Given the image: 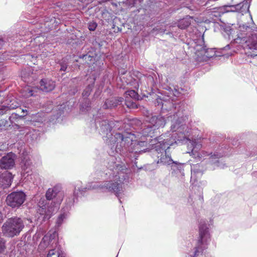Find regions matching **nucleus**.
Instances as JSON below:
<instances>
[{
  "label": "nucleus",
  "mask_w": 257,
  "mask_h": 257,
  "mask_svg": "<svg viewBox=\"0 0 257 257\" xmlns=\"http://www.w3.org/2000/svg\"><path fill=\"white\" fill-rule=\"evenodd\" d=\"M3 220V216L1 212L0 211V223L2 222Z\"/></svg>",
  "instance_id": "nucleus-48"
},
{
  "label": "nucleus",
  "mask_w": 257,
  "mask_h": 257,
  "mask_svg": "<svg viewBox=\"0 0 257 257\" xmlns=\"http://www.w3.org/2000/svg\"><path fill=\"white\" fill-rule=\"evenodd\" d=\"M170 145L167 141H163V143H159L151 150L153 154L157 155L158 159L157 163L162 165H170L173 162L171 157L167 155L166 151L169 149Z\"/></svg>",
  "instance_id": "nucleus-4"
},
{
  "label": "nucleus",
  "mask_w": 257,
  "mask_h": 257,
  "mask_svg": "<svg viewBox=\"0 0 257 257\" xmlns=\"http://www.w3.org/2000/svg\"><path fill=\"white\" fill-rule=\"evenodd\" d=\"M195 49L197 53L206 58H211L215 56V52L214 49L206 48V46L197 45Z\"/></svg>",
  "instance_id": "nucleus-16"
},
{
  "label": "nucleus",
  "mask_w": 257,
  "mask_h": 257,
  "mask_svg": "<svg viewBox=\"0 0 257 257\" xmlns=\"http://www.w3.org/2000/svg\"><path fill=\"white\" fill-rule=\"evenodd\" d=\"M190 21V18H184L179 22L177 27L181 29H185L191 24Z\"/></svg>",
  "instance_id": "nucleus-22"
},
{
  "label": "nucleus",
  "mask_w": 257,
  "mask_h": 257,
  "mask_svg": "<svg viewBox=\"0 0 257 257\" xmlns=\"http://www.w3.org/2000/svg\"><path fill=\"white\" fill-rule=\"evenodd\" d=\"M59 64L61 66L60 71H65L68 67L67 62L65 60H62L61 62H59Z\"/></svg>",
  "instance_id": "nucleus-30"
},
{
  "label": "nucleus",
  "mask_w": 257,
  "mask_h": 257,
  "mask_svg": "<svg viewBox=\"0 0 257 257\" xmlns=\"http://www.w3.org/2000/svg\"><path fill=\"white\" fill-rule=\"evenodd\" d=\"M151 130H152V127L148 126L147 127L144 128L143 133L145 134L146 133H148L147 135L150 136L151 138H153V136H152V134H153L154 133L152 132Z\"/></svg>",
  "instance_id": "nucleus-33"
},
{
  "label": "nucleus",
  "mask_w": 257,
  "mask_h": 257,
  "mask_svg": "<svg viewBox=\"0 0 257 257\" xmlns=\"http://www.w3.org/2000/svg\"><path fill=\"white\" fill-rule=\"evenodd\" d=\"M175 107V108H177V105L171 102L165 101L162 103V109H166L167 110H171V107Z\"/></svg>",
  "instance_id": "nucleus-27"
},
{
  "label": "nucleus",
  "mask_w": 257,
  "mask_h": 257,
  "mask_svg": "<svg viewBox=\"0 0 257 257\" xmlns=\"http://www.w3.org/2000/svg\"><path fill=\"white\" fill-rule=\"evenodd\" d=\"M175 27H176L175 26H169L170 28H172V29H173L174 28H175Z\"/></svg>",
  "instance_id": "nucleus-54"
},
{
  "label": "nucleus",
  "mask_w": 257,
  "mask_h": 257,
  "mask_svg": "<svg viewBox=\"0 0 257 257\" xmlns=\"http://www.w3.org/2000/svg\"><path fill=\"white\" fill-rule=\"evenodd\" d=\"M125 98L128 97L130 99L131 98H133L135 100H139V95L138 93L134 90H129L125 92Z\"/></svg>",
  "instance_id": "nucleus-24"
},
{
  "label": "nucleus",
  "mask_w": 257,
  "mask_h": 257,
  "mask_svg": "<svg viewBox=\"0 0 257 257\" xmlns=\"http://www.w3.org/2000/svg\"><path fill=\"white\" fill-rule=\"evenodd\" d=\"M97 26V24L96 22H95L94 21H92V22H90L88 23V28L90 31H93L96 29Z\"/></svg>",
  "instance_id": "nucleus-31"
},
{
  "label": "nucleus",
  "mask_w": 257,
  "mask_h": 257,
  "mask_svg": "<svg viewBox=\"0 0 257 257\" xmlns=\"http://www.w3.org/2000/svg\"><path fill=\"white\" fill-rule=\"evenodd\" d=\"M210 4L208 9L206 8L208 13H209V17L214 22L217 20H220V18L221 15L225 13V8L223 7H213L211 8Z\"/></svg>",
  "instance_id": "nucleus-11"
},
{
  "label": "nucleus",
  "mask_w": 257,
  "mask_h": 257,
  "mask_svg": "<svg viewBox=\"0 0 257 257\" xmlns=\"http://www.w3.org/2000/svg\"><path fill=\"white\" fill-rule=\"evenodd\" d=\"M5 67L3 63L0 62V74L4 71Z\"/></svg>",
  "instance_id": "nucleus-42"
},
{
  "label": "nucleus",
  "mask_w": 257,
  "mask_h": 257,
  "mask_svg": "<svg viewBox=\"0 0 257 257\" xmlns=\"http://www.w3.org/2000/svg\"><path fill=\"white\" fill-rule=\"evenodd\" d=\"M184 164L179 163L177 162L173 161L172 163L171 168L174 171H179L180 173L183 174L182 171L184 170Z\"/></svg>",
  "instance_id": "nucleus-23"
},
{
  "label": "nucleus",
  "mask_w": 257,
  "mask_h": 257,
  "mask_svg": "<svg viewBox=\"0 0 257 257\" xmlns=\"http://www.w3.org/2000/svg\"><path fill=\"white\" fill-rule=\"evenodd\" d=\"M224 8H225V13L227 12H237V10L235 7V5H230V6H223Z\"/></svg>",
  "instance_id": "nucleus-29"
},
{
  "label": "nucleus",
  "mask_w": 257,
  "mask_h": 257,
  "mask_svg": "<svg viewBox=\"0 0 257 257\" xmlns=\"http://www.w3.org/2000/svg\"><path fill=\"white\" fill-rule=\"evenodd\" d=\"M82 109L88 110L91 108V101L88 98H83V101L81 104Z\"/></svg>",
  "instance_id": "nucleus-26"
},
{
  "label": "nucleus",
  "mask_w": 257,
  "mask_h": 257,
  "mask_svg": "<svg viewBox=\"0 0 257 257\" xmlns=\"http://www.w3.org/2000/svg\"><path fill=\"white\" fill-rule=\"evenodd\" d=\"M28 93L26 94V97H30L34 95L33 90L32 89L27 88Z\"/></svg>",
  "instance_id": "nucleus-39"
},
{
  "label": "nucleus",
  "mask_w": 257,
  "mask_h": 257,
  "mask_svg": "<svg viewBox=\"0 0 257 257\" xmlns=\"http://www.w3.org/2000/svg\"><path fill=\"white\" fill-rule=\"evenodd\" d=\"M24 81L28 83H32L37 78V75L34 73L32 68L28 67L23 70L21 73Z\"/></svg>",
  "instance_id": "nucleus-12"
},
{
  "label": "nucleus",
  "mask_w": 257,
  "mask_h": 257,
  "mask_svg": "<svg viewBox=\"0 0 257 257\" xmlns=\"http://www.w3.org/2000/svg\"><path fill=\"white\" fill-rule=\"evenodd\" d=\"M143 113H144V115H145L148 118V120L151 117V116H152V114L150 113V112L148 110H144Z\"/></svg>",
  "instance_id": "nucleus-40"
},
{
  "label": "nucleus",
  "mask_w": 257,
  "mask_h": 257,
  "mask_svg": "<svg viewBox=\"0 0 257 257\" xmlns=\"http://www.w3.org/2000/svg\"><path fill=\"white\" fill-rule=\"evenodd\" d=\"M22 111L24 112H25V110L23 109Z\"/></svg>",
  "instance_id": "nucleus-55"
},
{
  "label": "nucleus",
  "mask_w": 257,
  "mask_h": 257,
  "mask_svg": "<svg viewBox=\"0 0 257 257\" xmlns=\"http://www.w3.org/2000/svg\"><path fill=\"white\" fill-rule=\"evenodd\" d=\"M26 197L25 193L22 191H14L7 195L6 202L12 209H18L25 202Z\"/></svg>",
  "instance_id": "nucleus-6"
},
{
  "label": "nucleus",
  "mask_w": 257,
  "mask_h": 257,
  "mask_svg": "<svg viewBox=\"0 0 257 257\" xmlns=\"http://www.w3.org/2000/svg\"><path fill=\"white\" fill-rule=\"evenodd\" d=\"M180 118H178V120H177V121H179V123L176 122V124L174 125L173 127H172V130L173 131H178V130L179 129V127L181 126H183V124H182L181 125H180V124L181 123V121L179 120ZM179 131H178L179 132Z\"/></svg>",
  "instance_id": "nucleus-36"
},
{
  "label": "nucleus",
  "mask_w": 257,
  "mask_h": 257,
  "mask_svg": "<svg viewBox=\"0 0 257 257\" xmlns=\"http://www.w3.org/2000/svg\"><path fill=\"white\" fill-rule=\"evenodd\" d=\"M230 30V29L229 28H226V29L225 30V31L226 32L229 31Z\"/></svg>",
  "instance_id": "nucleus-52"
},
{
  "label": "nucleus",
  "mask_w": 257,
  "mask_h": 257,
  "mask_svg": "<svg viewBox=\"0 0 257 257\" xmlns=\"http://www.w3.org/2000/svg\"><path fill=\"white\" fill-rule=\"evenodd\" d=\"M125 104L129 108L136 109L138 108V104L128 97L125 98Z\"/></svg>",
  "instance_id": "nucleus-25"
},
{
  "label": "nucleus",
  "mask_w": 257,
  "mask_h": 257,
  "mask_svg": "<svg viewBox=\"0 0 257 257\" xmlns=\"http://www.w3.org/2000/svg\"><path fill=\"white\" fill-rule=\"evenodd\" d=\"M87 57H90V56H88L87 55L83 56V58H85V59Z\"/></svg>",
  "instance_id": "nucleus-51"
},
{
  "label": "nucleus",
  "mask_w": 257,
  "mask_h": 257,
  "mask_svg": "<svg viewBox=\"0 0 257 257\" xmlns=\"http://www.w3.org/2000/svg\"><path fill=\"white\" fill-rule=\"evenodd\" d=\"M64 196L62 187L59 184L55 185L53 188L48 189L46 193L47 201L44 204L39 202L40 205H42L38 209L40 214L38 219L41 220V222L48 221L58 210Z\"/></svg>",
  "instance_id": "nucleus-1"
},
{
  "label": "nucleus",
  "mask_w": 257,
  "mask_h": 257,
  "mask_svg": "<svg viewBox=\"0 0 257 257\" xmlns=\"http://www.w3.org/2000/svg\"><path fill=\"white\" fill-rule=\"evenodd\" d=\"M160 138V137H159V138H156V140L157 141H158V143L156 144L155 146H156L157 144H159L160 143H161L162 142H161V141H160V140H161ZM163 141L162 142V143H163Z\"/></svg>",
  "instance_id": "nucleus-46"
},
{
  "label": "nucleus",
  "mask_w": 257,
  "mask_h": 257,
  "mask_svg": "<svg viewBox=\"0 0 257 257\" xmlns=\"http://www.w3.org/2000/svg\"><path fill=\"white\" fill-rule=\"evenodd\" d=\"M40 89L45 92H49L53 90L55 87V82L48 79H42L40 82Z\"/></svg>",
  "instance_id": "nucleus-17"
},
{
  "label": "nucleus",
  "mask_w": 257,
  "mask_h": 257,
  "mask_svg": "<svg viewBox=\"0 0 257 257\" xmlns=\"http://www.w3.org/2000/svg\"><path fill=\"white\" fill-rule=\"evenodd\" d=\"M47 257H59V256L56 254V251L54 249H51L49 251Z\"/></svg>",
  "instance_id": "nucleus-37"
},
{
  "label": "nucleus",
  "mask_w": 257,
  "mask_h": 257,
  "mask_svg": "<svg viewBox=\"0 0 257 257\" xmlns=\"http://www.w3.org/2000/svg\"><path fill=\"white\" fill-rule=\"evenodd\" d=\"M138 0H126L124 3L128 6L133 7L135 6Z\"/></svg>",
  "instance_id": "nucleus-35"
},
{
  "label": "nucleus",
  "mask_w": 257,
  "mask_h": 257,
  "mask_svg": "<svg viewBox=\"0 0 257 257\" xmlns=\"http://www.w3.org/2000/svg\"><path fill=\"white\" fill-rule=\"evenodd\" d=\"M199 239L198 241V245L195 247V255L200 249V245L204 242L207 241L210 238V234L208 232V228L207 227L206 222L204 220H201L199 223Z\"/></svg>",
  "instance_id": "nucleus-7"
},
{
  "label": "nucleus",
  "mask_w": 257,
  "mask_h": 257,
  "mask_svg": "<svg viewBox=\"0 0 257 257\" xmlns=\"http://www.w3.org/2000/svg\"><path fill=\"white\" fill-rule=\"evenodd\" d=\"M2 122L0 123V126H5L8 124V121L6 120H1Z\"/></svg>",
  "instance_id": "nucleus-41"
},
{
  "label": "nucleus",
  "mask_w": 257,
  "mask_h": 257,
  "mask_svg": "<svg viewBox=\"0 0 257 257\" xmlns=\"http://www.w3.org/2000/svg\"><path fill=\"white\" fill-rule=\"evenodd\" d=\"M95 124L97 128L99 127V131L102 135H108L113 128L119 130L122 124L121 121H113L106 119L96 118Z\"/></svg>",
  "instance_id": "nucleus-5"
},
{
  "label": "nucleus",
  "mask_w": 257,
  "mask_h": 257,
  "mask_svg": "<svg viewBox=\"0 0 257 257\" xmlns=\"http://www.w3.org/2000/svg\"><path fill=\"white\" fill-rule=\"evenodd\" d=\"M138 122H139V123H141V121H138Z\"/></svg>",
  "instance_id": "nucleus-57"
},
{
  "label": "nucleus",
  "mask_w": 257,
  "mask_h": 257,
  "mask_svg": "<svg viewBox=\"0 0 257 257\" xmlns=\"http://www.w3.org/2000/svg\"><path fill=\"white\" fill-rule=\"evenodd\" d=\"M249 5L246 0L243 1L242 2L235 5V7L237 10V12L238 13H245L248 11Z\"/></svg>",
  "instance_id": "nucleus-20"
},
{
  "label": "nucleus",
  "mask_w": 257,
  "mask_h": 257,
  "mask_svg": "<svg viewBox=\"0 0 257 257\" xmlns=\"http://www.w3.org/2000/svg\"><path fill=\"white\" fill-rule=\"evenodd\" d=\"M13 178L12 174L10 172L2 173L0 177V186L3 189L9 188L11 185Z\"/></svg>",
  "instance_id": "nucleus-14"
},
{
  "label": "nucleus",
  "mask_w": 257,
  "mask_h": 257,
  "mask_svg": "<svg viewBox=\"0 0 257 257\" xmlns=\"http://www.w3.org/2000/svg\"><path fill=\"white\" fill-rule=\"evenodd\" d=\"M6 240L1 236L0 237V253H3L5 251L6 248Z\"/></svg>",
  "instance_id": "nucleus-28"
},
{
  "label": "nucleus",
  "mask_w": 257,
  "mask_h": 257,
  "mask_svg": "<svg viewBox=\"0 0 257 257\" xmlns=\"http://www.w3.org/2000/svg\"><path fill=\"white\" fill-rule=\"evenodd\" d=\"M4 44V41L3 39H0V49L2 48Z\"/></svg>",
  "instance_id": "nucleus-43"
},
{
  "label": "nucleus",
  "mask_w": 257,
  "mask_h": 257,
  "mask_svg": "<svg viewBox=\"0 0 257 257\" xmlns=\"http://www.w3.org/2000/svg\"><path fill=\"white\" fill-rule=\"evenodd\" d=\"M210 158L211 159H219L222 156V155L221 154H220L218 152H214L213 154L211 153L210 154Z\"/></svg>",
  "instance_id": "nucleus-34"
},
{
  "label": "nucleus",
  "mask_w": 257,
  "mask_h": 257,
  "mask_svg": "<svg viewBox=\"0 0 257 257\" xmlns=\"http://www.w3.org/2000/svg\"><path fill=\"white\" fill-rule=\"evenodd\" d=\"M201 43H204L203 40L201 41Z\"/></svg>",
  "instance_id": "nucleus-56"
},
{
  "label": "nucleus",
  "mask_w": 257,
  "mask_h": 257,
  "mask_svg": "<svg viewBox=\"0 0 257 257\" xmlns=\"http://www.w3.org/2000/svg\"><path fill=\"white\" fill-rule=\"evenodd\" d=\"M193 171L194 173H200L201 174H202V171H199L198 169H196L195 168L194 169Z\"/></svg>",
  "instance_id": "nucleus-45"
},
{
  "label": "nucleus",
  "mask_w": 257,
  "mask_h": 257,
  "mask_svg": "<svg viewBox=\"0 0 257 257\" xmlns=\"http://www.w3.org/2000/svg\"><path fill=\"white\" fill-rule=\"evenodd\" d=\"M123 166L119 165L116 166V168L112 171L113 180L105 181L98 185V188L102 191L107 190L114 193L118 197L123 192L122 185L127 177L126 174L123 171Z\"/></svg>",
  "instance_id": "nucleus-2"
},
{
  "label": "nucleus",
  "mask_w": 257,
  "mask_h": 257,
  "mask_svg": "<svg viewBox=\"0 0 257 257\" xmlns=\"http://www.w3.org/2000/svg\"><path fill=\"white\" fill-rule=\"evenodd\" d=\"M133 135L131 133L124 132L123 133H116L114 135L115 139L118 143H120V148L126 149L132 143L133 141Z\"/></svg>",
  "instance_id": "nucleus-9"
},
{
  "label": "nucleus",
  "mask_w": 257,
  "mask_h": 257,
  "mask_svg": "<svg viewBox=\"0 0 257 257\" xmlns=\"http://www.w3.org/2000/svg\"><path fill=\"white\" fill-rule=\"evenodd\" d=\"M7 105H5L6 107L5 109H8L9 111L12 109H14L20 106V103L18 101V99L15 97L9 98L7 100Z\"/></svg>",
  "instance_id": "nucleus-19"
},
{
  "label": "nucleus",
  "mask_w": 257,
  "mask_h": 257,
  "mask_svg": "<svg viewBox=\"0 0 257 257\" xmlns=\"http://www.w3.org/2000/svg\"><path fill=\"white\" fill-rule=\"evenodd\" d=\"M116 150L117 152L118 151V150H119V151H121V148L119 147H118V145H117L116 147Z\"/></svg>",
  "instance_id": "nucleus-49"
},
{
  "label": "nucleus",
  "mask_w": 257,
  "mask_h": 257,
  "mask_svg": "<svg viewBox=\"0 0 257 257\" xmlns=\"http://www.w3.org/2000/svg\"><path fill=\"white\" fill-rule=\"evenodd\" d=\"M4 107H6V106L5 105L0 106V115H2L5 113H7L9 111L8 109H5Z\"/></svg>",
  "instance_id": "nucleus-38"
},
{
  "label": "nucleus",
  "mask_w": 257,
  "mask_h": 257,
  "mask_svg": "<svg viewBox=\"0 0 257 257\" xmlns=\"http://www.w3.org/2000/svg\"><path fill=\"white\" fill-rule=\"evenodd\" d=\"M175 115H176V116H179L180 115V112L178 111L177 112H175V114L174 115V117H175Z\"/></svg>",
  "instance_id": "nucleus-47"
},
{
  "label": "nucleus",
  "mask_w": 257,
  "mask_h": 257,
  "mask_svg": "<svg viewBox=\"0 0 257 257\" xmlns=\"http://www.w3.org/2000/svg\"><path fill=\"white\" fill-rule=\"evenodd\" d=\"M2 156V154L0 153V156Z\"/></svg>",
  "instance_id": "nucleus-58"
},
{
  "label": "nucleus",
  "mask_w": 257,
  "mask_h": 257,
  "mask_svg": "<svg viewBox=\"0 0 257 257\" xmlns=\"http://www.w3.org/2000/svg\"><path fill=\"white\" fill-rule=\"evenodd\" d=\"M23 173L28 176L32 172V162L28 157H24L21 162Z\"/></svg>",
  "instance_id": "nucleus-18"
},
{
  "label": "nucleus",
  "mask_w": 257,
  "mask_h": 257,
  "mask_svg": "<svg viewBox=\"0 0 257 257\" xmlns=\"http://www.w3.org/2000/svg\"><path fill=\"white\" fill-rule=\"evenodd\" d=\"M24 228V220L15 216L6 220L2 226V231L6 237L12 238L19 235Z\"/></svg>",
  "instance_id": "nucleus-3"
},
{
  "label": "nucleus",
  "mask_w": 257,
  "mask_h": 257,
  "mask_svg": "<svg viewBox=\"0 0 257 257\" xmlns=\"http://www.w3.org/2000/svg\"><path fill=\"white\" fill-rule=\"evenodd\" d=\"M148 121L155 128H159L163 127L165 125L167 120L165 117L159 114L151 116Z\"/></svg>",
  "instance_id": "nucleus-13"
},
{
  "label": "nucleus",
  "mask_w": 257,
  "mask_h": 257,
  "mask_svg": "<svg viewBox=\"0 0 257 257\" xmlns=\"http://www.w3.org/2000/svg\"><path fill=\"white\" fill-rule=\"evenodd\" d=\"M238 144L237 140L234 139L232 142V144L233 146H235Z\"/></svg>",
  "instance_id": "nucleus-44"
},
{
  "label": "nucleus",
  "mask_w": 257,
  "mask_h": 257,
  "mask_svg": "<svg viewBox=\"0 0 257 257\" xmlns=\"http://www.w3.org/2000/svg\"><path fill=\"white\" fill-rule=\"evenodd\" d=\"M94 85V80L91 83L88 84L86 88L83 90L82 93V96L83 98H87L90 95Z\"/></svg>",
  "instance_id": "nucleus-21"
},
{
  "label": "nucleus",
  "mask_w": 257,
  "mask_h": 257,
  "mask_svg": "<svg viewBox=\"0 0 257 257\" xmlns=\"http://www.w3.org/2000/svg\"><path fill=\"white\" fill-rule=\"evenodd\" d=\"M16 156L11 152L8 153L0 159V168L1 169H11L15 166Z\"/></svg>",
  "instance_id": "nucleus-10"
},
{
  "label": "nucleus",
  "mask_w": 257,
  "mask_h": 257,
  "mask_svg": "<svg viewBox=\"0 0 257 257\" xmlns=\"http://www.w3.org/2000/svg\"><path fill=\"white\" fill-rule=\"evenodd\" d=\"M97 93H99L98 91H96L94 94V96H96V95H97Z\"/></svg>",
  "instance_id": "nucleus-53"
},
{
  "label": "nucleus",
  "mask_w": 257,
  "mask_h": 257,
  "mask_svg": "<svg viewBox=\"0 0 257 257\" xmlns=\"http://www.w3.org/2000/svg\"><path fill=\"white\" fill-rule=\"evenodd\" d=\"M77 91V89L76 88L75 89L74 91L72 92L73 94H75V93Z\"/></svg>",
  "instance_id": "nucleus-50"
},
{
  "label": "nucleus",
  "mask_w": 257,
  "mask_h": 257,
  "mask_svg": "<svg viewBox=\"0 0 257 257\" xmlns=\"http://www.w3.org/2000/svg\"><path fill=\"white\" fill-rule=\"evenodd\" d=\"M65 218V215L64 214H61L57 218V224L58 226H60L63 222V220Z\"/></svg>",
  "instance_id": "nucleus-32"
},
{
  "label": "nucleus",
  "mask_w": 257,
  "mask_h": 257,
  "mask_svg": "<svg viewBox=\"0 0 257 257\" xmlns=\"http://www.w3.org/2000/svg\"><path fill=\"white\" fill-rule=\"evenodd\" d=\"M245 53L248 56H257V35H252L251 37L245 42L244 46Z\"/></svg>",
  "instance_id": "nucleus-8"
},
{
  "label": "nucleus",
  "mask_w": 257,
  "mask_h": 257,
  "mask_svg": "<svg viewBox=\"0 0 257 257\" xmlns=\"http://www.w3.org/2000/svg\"><path fill=\"white\" fill-rule=\"evenodd\" d=\"M123 100V98L121 97H112L106 99L102 107L104 109H112L120 105Z\"/></svg>",
  "instance_id": "nucleus-15"
}]
</instances>
